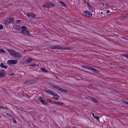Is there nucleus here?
Wrapping results in <instances>:
<instances>
[{"label":"nucleus","mask_w":128,"mask_h":128,"mask_svg":"<svg viewBox=\"0 0 128 128\" xmlns=\"http://www.w3.org/2000/svg\"><path fill=\"white\" fill-rule=\"evenodd\" d=\"M26 16H28L29 18L32 17L34 18L36 16V15L32 13H28L26 14Z\"/></svg>","instance_id":"423d86ee"},{"label":"nucleus","mask_w":128,"mask_h":128,"mask_svg":"<svg viewBox=\"0 0 128 128\" xmlns=\"http://www.w3.org/2000/svg\"><path fill=\"white\" fill-rule=\"evenodd\" d=\"M122 101L124 103L128 104V102L126 100H122Z\"/></svg>","instance_id":"b1692460"},{"label":"nucleus","mask_w":128,"mask_h":128,"mask_svg":"<svg viewBox=\"0 0 128 128\" xmlns=\"http://www.w3.org/2000/svg\"><path fill=\"white\" fill-rule=\"evenodd\" d=\"M0 52L4 53H5L6 52V51H5L3 49H0Z\"/></svg>","instance_id":"c85d7f7f"},{"label":"nucleus","mask_w":128,"mask_h":128,"mask_svg":"<svg viewBox=\"0 0 128 128\" xmlns=\"http://www.w3.org/2000/svg\"><path fill=\"white\" fill-rule=\"evenodd\" d=\"M87 5L89 8L91 10H92L93 9L91 7L90 4H89L88 2H87Z\"/></svg>","instance_id":"aec40b11"},{"label":"nucleus","mask_w":128,"mask_h":128,"mask_svg":"<svg viewBox=\"0 0 128 128\" xmlns=\"http://www.w3.org/2000/svg\"><path fill=\"white\" fill-rule=\"evenodd\" d=\"M128 16V14H126V15L125 16H119V17L120 18H124L127 17V16Z\"/></svg>","instance_id":"a211bd4d"},{"label":"nucleus","mask_w":128,"mask_h":128,"mask_svg":"<svg viewBox=\"0 0 128 128\" xmlns=\"http://www.w3.org/2000/svg\"><path fill=\"white\" fill-rule=\"evenodd\" d=\"M44 90L46 93L52 95L54 96H58V94H57L50 90Z\"/></svg>","instance_id":"20e7f679"},{"label":"nucleus","mask_w":128,"mask_h":128,"mask_svg":"<svg viewBox=\"0 0 128 128\" xmlns=\"http://www.w3.org/2000/svg\"><path fill=\"white\" fill-rule=\"evenodd\" d=\"M8 19V18L6 19L5 21L4 24L6 26H8V24L10 23Z\"/></svg>","instance_id":"2eb2a0df"},{"label":"nucleus","mask_w":128,"mask_h":128,"mask_svg":"<svg viewBox=\"0 0 128 128\" xmlns=\"http://www.w3.org/2000/svg\"><path fill=\"white\" fill-rule=\"evenodd\" d=\"M94 118H95L97 120H98V121H99V118L98 116H95V117H94Z\"/></svg>","instance_id":"7c9ffc66"},{"label":"nucleus","mask_w":128,"mask_h":128,"mask_svg":"<svg viewBox=\"0 0 128 128\" xmlns=\"http://www.w3.org/2000/svg\"><path fill=\"white\" fill-rule=\"evenodd\" d=\"M4 108H6V109H8V107H4Z\"/></svg>","instance_id":"09e8293b"},{"label":"nucleus","mask_w":128,"mask_h":128,"mask_svg":"<svg viewBox=\"0 0 128 128\" xmlns=\"http://www.w3.org/2000/svg\"><path fill=\"white\" fill-rule=\"evenodd\" d=\"M84 3H86V0H84Z\"/></svg>","instance_id":"49530a36"},{"label":"nucleus","mask_w":128,"mask_h":128,"mask_svg":"<svg viewBox=\"0 0 128 128\" xmlns=\"http://www.w3.org/2000/svg\"><path fill=\"white\" fill-rule=\"evenodd\" d=\"M106 4V6H108V5H109V4Z\"/></svg>","instance_id":"603ef678"},{"label":"nucleus","mask_w":128,"mask_h":128,"mask_svg":"<svg viewBox=\"0 0 128 128\" xmlns=\"http://www.w3.org/2000/svg\"><path fill=\"white\" fill-rule=\"evenodd\" d=\"M50 103L52 104H56V103H57V102H54L52 100L51 101H50Z\"/></svg>","instance_id":"c756f323"},{"label":"nucleus","mask_w":128,"mask_h":128,"mask_svg":"<svg viewBox=\"0 0 128 128\" xmlns=\"http://www.w3.org/2000/svg\"><path fill=\"white\" fill-rule=\"evenodd\" d=\"M5 75L4 72H2L0 70V78L4 77Z\"/></svg>","instance_id":"ddd939ff"},{"label":"nucleus","mask_w":128,"mask_h":128,"mask_svg":"<svg viewBox=\"0 0 128 128\" xmlns=\"http://www.w3.org/2000/svg\"><path fill=\"white\" fill-rule=\"evenodd\" d=\"M103 12H101L100 13V14H101L102 15V14H103Z\"/></svg>","instance_id":"8fccbe9b"},{"label":"nucleus","mask_w":128,"mask_h":128,"mask_svg":"<svg viewBox=\"0 0 128 128\" xmlns=\"http://www.w3.org/2000/svg\"><path fill=\"white\" fill-rule=\"evenodd\" d=\"M102 5H103L104 6V4H102Z\"/></svg>","instance_id":"864d4df0"},{"label":"nucleus","mask_w":128,"mask_h":128,"mask_svg":"<svg viewBox=\"0 0 128 128\" xmlns=\"http://www.w3.org/2000/svg\"><path fill=\"white\" fill-rule=\"evenodd\" d=\"M88 99L94 102L95 103H96L98 102V101L95 99L93 98H92L90 97H89L88 98Z\"/></svg>","instance_id":"9d476101"},{"label":"nucleus","mask_w":128,"mask_h":128,"mask_svg":"<svg viewBox=\"0 0 128 128\" xmlns=\"http://www.w3.org/2000/svg\"><path fill=\"white\" fill-rule=\"evenodd\" d=\"M0 117H1V116H0Z\"/></svg>","instance_id":"5fc2aeb1"},{"label":"nucleus","mask_w":128,"mask_h":128,"mask_svg":"<svg viewBox=\"0 0 128 128\" xmlns=\"http://www.w3.org/2000/svg\"><path fill=\"white\" fill-rule=\"evenodd\" d=\"M26 26H22L21 28L22 30V31H24L26 30Z\"/></svg>","instance_id":"412c9836"},{"label":"nucleus","mask_w":128,"mask_h":128,"mask_svg":"<svg viewBox=\"0 0 128 128\" xmlns=\"http://www.w3.org/2000/svg\"><path fill=\"white\" fill-rule=\"evenodd\" d=\"M15 107L17 108V109H18L20 110V108L19 107H17V106H15Z\"/></svg>","instance_id":"c03bdc74"},{"label":"nucleus","mask_w":128,"mask_h":128,"mask_svg":"<svg viewBox=\"0 0 128 128\" xmlns=\"http://www.w3.org/2000/svg\"><path fill=\"white\" fill-rule=\"evenodd\" d=\"M12 118H13V119L14 120V121H13L14 123H16V121L15 120V118H14V117H12Z\"/></svg>","instance_id":"f704fd0d"},{"label":"nucleus","mask_w":128,"mask_h":128,"mask_svg":"<svg viewBox=\"0 0 128 128\" xmlns=\"http://www.w3.org/2000/svg\"><path fill=\"white\" fill-rule=\"evenodd\" d=\"M16 28L18 30L19 29L21 28L20 27V26H16Z\"/></svg>","instance_id":"473e14b6"},{"label":"nucleus","mask_w":128,"mask_h":128,"mask_svg":"<svg viewBox=\"0 0 128 128\" xmlns=\"http://www.w3.org/2000/svg\"><path fill=\"white\" fill-rule=\"evenodd\" d=\"M42 98L41 97H39V100H42Z\"/></svg>","instance_id":"a19ab883"},{"label":"nucleus","mask_w":128,"mask_h":128,"mask_svg":"<svg viewBox=\"0 0 128 128\" xmlns=\"http://www.w3.org/2000/svg\"><path fill=\"white\" fill-rule=\"evenodd\" d=\"M3 28V26L2 25H0V30L2 29Z\"/></svg>","instance_id":"c9c22d12"},{"label":"nucleus","mask_w":128,"mask_h":128,"mask_svg":"<svg viewBox=\"0 0 128 128\" xmlns=\"http://www.w3.org/2000/svg\"><path fill=\"white\" fill-rule=\"evenodd\" d=\"M4 107L2 106H0V108L2 109L4 108Z\"/></svg>","instance_id":"79ce46f5"},{"label":"nucleus","mask_w":128,"mask_h":128,"mask_svg":"<svg viewBox=\"0 0 128 128\" xmlns=\"http://www.w3.org/2000/svg\"><path fill=\"white\" fill-rule=\"evenodd\" d=\"M92 116H93L94 118V117L95 116H94V113H92Z\"/></svg>","instance_id":"a18cd8bd"},{"label":"nucleus","mask_w":128,"mask_h":128,"mask_svg":"<svg viewBox=\"0 0 128 128\" xmlns=\"http://www.w3.org/2000/svg\"><path fill=\"white\" fill-rule=\"evenodd\" d=\"M56 104L59 105H62L64 104V103L62 102H57V103H56Z\"/></svg>","instance_id":"a878e982"},{"label":"nucleus","mask_w":128,"mask_h":128,"mask_svg":"<svg viewBox=\"0 0 128 128\" xmlns=\"http://www.w3.org/2000/svg\"><path fill=\"white\" fill-rule=\"evenodd\" d=\"M47 6H48V8H52V7L54 6V4L52 2H46Z\"/></svg>","instance_id":"0eeeda50"},{"label":"nucleus","mask_w":128,"mask_h":128,"mask_svg":"<svg viewBox=\"0 0 128 128\" xmlns=\"http://www.w3.org/2000/svg\"><path fill=\"white\" fill-rule=\"evenodd\" d=\"M8 51L11 55L14 57L18 58H20L21 57V56L20 53L16 52L14 50L11 49H9Z\"/></svg>","instance_id":"f257e3e1"},{"label":"nucleus","mask_w":128,"mask_h":128,"mask_svg":"<svg viewBox=\"0 0 128 128\" xmlns=\"http://www.w3.org/2000/svg\"><path fill=\"white\" fill-rule=\"evenodd\" d=\"M8 18L9 19L8 20L9 21L10 23H12L14 21V19L13 18Z\"/></svg>","instance_id":"6ab92c4d"},{"label":"nucleus","mask_w":128,"mask_h":128,"mask_svg":"<svg viewBox=\"0 0 128 128\" xmlns=\"http://www.w3.org/2000/svg\"><path fill=\"white\" fill-rule=\"evenodd\" d=\"M14 75V74L13 73H12V74H10V76H12L13 75Z\"/></svg>","instance_id":"de8ad7c7"},{"label":"nucleus","mask_w":128,"mask_h":128,"mask_svg":"<svg viewBox=\"0 0 128 128\" xmlns=\"http://www.w3.org/2000/svg\"><path fill=\"white\" fill-rule=\"evenodd\" d=\"M50 85L52 87L55 88V89L63 92L64 93H66L68 92L67 91L64 89L62 88L56 86L54 84H51Z\"/></svg>","instance_id":"7ed1b4c3"},{"label":"nucleus","mask_w":128,"mask_h":128,"mask_svg":"<svg viewBox=\"0 0 128 128\" xmlns=\"http://www.w3.org/2000/svg\"><path fill=\"white\" fill-rule=\"evenodd\" d=\"M17 61L15 60H8L7 61V63L9 65L14 64H16Z\"/></svg>","instance_id":"39448f33"},{"label":"nucleus","mask_w":128,"mask_h":128,"mask_svg":"<svg viewBox=\"0 0 128 128\" xmlns=\"http://www.w3.org/2000/svg\"><path fill=\"white\" fill-rule=\"evenodd\" d=\"M0 66L2 68H7V66H6L4 65V64L2 63H1L0 64Z\"/></svg>","instance_id":"4468645a"},{"label":"nucleus","mask_w":128,"mask_h":128,"mask_svg":"<svg viewBox=\"0 0 128 128\" xmlns=\"http://www.w3.org/2000/svg\"><path fill=\"white\" fill-rule=\"evenodd\" d=\"M21 21V20H17L16 21V22L17 23H19Z\"/></svg>","instance_id":"e433bc0d"},{"label":"nucleus","mask_w":128,"mask_h":128,"mask_svg":"<svg viewBox=\"0 0 128 128\" xmlns=\"http://www.w3.org/2000/svg\"><path fill=\"white\" fill-rule=\"evenodd\" d=\"M85 15L87 17H90L92 16V13L89 11H87L84 12Z\"/></svg>","instance_id":"6e6552de"},{"label":"nucleus","mask_w":128,"mask_h":128,"mask_svg":"<svg viewBox=\"0 0 128 128\" xmlns=\"http://www.w3.org/2000/svg\"><path fill=\"white\" fill-rule=\"evenodd\" d=\"M47 100L49 102H50V101H51L52 100H51L50 99H48Z\"/></svg>","instance_id":"ea45409f"},{"label":"nucleus","mask_w":128,"mask_h":128,"mask_svg":"<svg viewBox=\"0 0 128 128\" xmlns=\"http://www.w3.org/2000/svg\"><path fill=\"white\" fill-rule=\"evenodd\" d=\"M56 96V98H55V97H53V98L55 99H56V100H58V98H60V96H58H58Z\"/></svg>","instance_id":"cd10ccee"},{"label":"nucleus","mask_w":128,"mask_h":128,"mask_svg":"<svg viewBox=\"0 0 128 128\" xmlns=\"http://www.w3.org/2000/svg\"><path fill=\"white\" fill-rule=\"evenodd\" d=\"M40 70H42V71L45 72H48L46 70L45 68H41Z\"/></svg>","instance_id":"393cba45"},{"label":"nucleus","mask_w":128,"mask_h":128,"mask_svg":"<svg viewBox=\"0 0 128 128\" xmlns=\"http://www.w3.org/2000/svg\"><path fill=\"white\" fill-rule=\"evenodd\" d=\"M122 39H125V40H128V39H127V38H125L124 37H122Z\"/></svg>","instance_id":"58836bf2"},{"label":"nucleus","mask_w":128,"mask_h":128,"mask_svg":"<svg viewBox=\"0 0 128 128\" xmlns=\"http://www.w3.org/2000/svg\"><path fill=\"white\" fill-rule=\"evenodd\" d=\"M72 128H77V127H74Z\"/></svg>","instance_id":"3c124183"},{"label":"nucleus","mask_w":128,"mask_h":128,"mask_svg":"<svg viewBox=\"0 0 128 128\" xmlns=\"http://www.w3.org/2000/svg\"><path fill=\"white\" fill-rule=\"evenodd\" d=\"M32 82L31 80L27 81L24 82V83L25 84H32Z\"/></svg>","instance_id":"f3484780"},{"label":"nucleus","mask_w":128,"mask_h":128,"mask_svg":"<svg viewBox=\"0 0 128 128\" xmlns=\"http://www.w3.org/2000/svg\"><path fill=\"white\" fill-rule=\"evenodd\" d=\"M121 56H124L127 58H128V54H122L121 55Z\"/></svg>","instance_id":"4be33fe9"},{"label":"nucleus","mask_w":128,"mask_h":128,"mask_svg":"<svg viewBox=\"0 0 128 128\" xmlns=\"http://www.w3.org/2000/svg\"><path fill=\"white\" fill-rule=\"evenodd\" d=\"M7 114V115L8 116H11V117H14L13 116H12V115H10L8 114Z\"/></svg>","instance_id":"37998d69"},{"label":"nucleus","mask_w":128,"mask_h":128,"mask_svg":"<svg viewBox=\"0 0 128 128\" xmlns=\"http://www.w3.org/2000/svg\"><path fill=\"white\" fill-rule=\"evenodd\" d=\"M20 33L26 35H28L29 34V32L28 30H26L24 31H21Z\"/></svg>","instance_id":"1a4fd4ad"},{"label":"nucleus","mask_w":128,"mask_h":128,"mask_svg":"<svg viewBox=\"0 0 128 128\" xmlns=\"http://www.w3.org/2000/svg\"><path fill=\"white\" fill-rule=\"evenodd\" d=\"M40 101L42 103V104H47V102H46L45 101L42 100H40Z\"/></svg>","instance_id":"5701e85b"},{"label":"nucleus","mask_w":128,"mask_h":128,"mask_svg":"<svg viewBox=\"0 0 128 128\" xmlns=\"http://www.w3.org/2000/svg\"><path fill=\"white\" fill-rule=\"evenodd\" d=\"M42 6L43 7H46V8H48V6H47L46 2V3L45 4L42 5Z\"/></svg>","instance_id":"bb28decb"},{"label":"nucleus","mask_w":128,"mask_h":128,"mask_svg":"<svg viewBox=\"0 0 128 128\" xmlns=\"http://www.w3.org/2000/svg\"><path fill=\"white\" fill-rule=\"evenodd\" d=\"M110 12V11L109 10H108L106 11V13L107 14H108Z\"/></svg>","instance_id":"4c0bfd02"},{"label":"nucleus","mask_w":128,"mask_h":128,"mask_svg":"<svg viewBox=\"0 0 128 128\" xmlns=\"http://www.w3.org/2000/svg\"><path fill=\"white\" fill-rule=\"evenodd\" d=\"M36 65V66H37L38 65H37V64H32L30 65V66H32L33 67H35Z\"/></svg>","instance_id":"2f4dec72"},{"label":"nucleus","mask_w":128,"mask_h":128,"mask_svg":"<svg viewBox=\"0 0 128 128\" xmlns=\"http://www.w3.org/2000/svg\"><path fill=\"white\" fill-rule=\"evenodd\" d=\"M32 61V58H30L29 59H28L25 62V63L26 64H28L31 62Z\"/></svg>","instance_id":"f8f14e48"},{"label":"nucleus","mask_w":128,"mask_h":128,"mask_svg":"<svg viewBox=\"0 0 128 128\" xmlns=\"http://www.w3.org/2000/svg\"><path fill=\"white\" fill-rule=\"evenodd\" d=\"M61 4H62V6H66V5L64 4V2H60Z\"/></svg>","instance_id":"72a5a7b5"},{"label":"nucleus","mask_w":128,"mask_h":128,"mask_svg":"<svg viewBox=\"0 0 128 128\" xmlns=\"http://www.w3.org/2000/svg\"><path fill=\"white\" fill-rule=\"evenodd\" d=\"M90 66L87 65L82 66V67L83 68H84L86 69H88L89 70L90 69Z\"/></svg>","instance_id":"dca6fc26"},{"label":"nucleus","mask_w":128,"mask_h":128,"mask_svg":"<svg viewBox=\"0 0 128 128\" xmlns=\"http://www.w3.org/2000/svg\"><path fill=\"white\" fill-rule=\"evenodd\" d=\"M89 70H90L93 72H99V71L98 70L92 67L91 66H90V69H89Z\"/></svg>","instance_id":"9b49d317"},{"label":"nucleus","mask_w":128,"mask_h":128,"mask_svg":"<svg viewBox=\"0 0 128 128\" xmlns=\"http://www.w3.org/2000/svg\"><path fill=\"white\" fill-rule=\"evenodd\" d=\"M50 48L51 49H62L63 50H68L70 49V48H69L65 47L58 45L52 46L50 47Z\"/></svg>","instance_id":"f03ea898"}]
</instances>
